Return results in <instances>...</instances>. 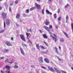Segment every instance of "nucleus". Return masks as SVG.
Listing matches in <instances>:
<instances>
[{
    "instance_id": "1",
    "label": "nucleus",
    "mask_w": 73,
    "mask_h": 73,
    "mask_svg": "<svg viewBox=\"0 0 73 73\" xmlns=\"http://www.w3.org/2000/svg\"><path fill=\"white\" fill-rule=\"evenodd\" d=\"M26 35L27 36V40L28 41V42L29 44H31V45H32V41H31V40L29 38V37H31V35L30 33H28L27 32L26 33Z\"/></svg>"
},
{
    "instance_id": "2",
    "label": "nucleus",
    "mask_w": 73,
    "mask_h": 73,
    "mask_svg": "<svg viewBox=\"0 0 73 73\" xmlns=\"http://www.w3.org/2000/svg\"><path fill=\"white\" fill-rule=\"evenodd\" d=\"M53 35L54 37H55V38L54 37V36H53L52 35H51L50 37H51L52 38H53V40H54L55 42H57V36H56V34H54Z\"/></svg>"
},
{
    "instance_id": "3",
    "label": "nucleus",
    "mask_w": 73,
    "mask_h": 73,
    "mask_svg": "<svg viewBox=\"0 0 73 73\" xmlns=\"http://www.w3.org/2000/svg\"><path fill=\"white\" fill-rule=\"evenodd\" d=\"M20 36L21 40L25 41V36H24V35L21 34L20 35Z\"/></svg>"
},
{
    "instance_id": "4",
    "label": "nucleus",
    "mask_w": 73,
    "mask_h": 73,
    "mask_svg": "<svg viewBox=\"0 0 73 73\" xmlns=\"http://www.w3.org/2000/svg\"><path fill=\"white\" fill-rule=\"evenodd\" d=\"M2 17L3 19H5L7 18V14L5 13H2Z\"/></svg>"
},
{
    "instance_id": "5",
    "label": "nucleus",
    "mask_w": 73,
    "mask_h": 73,
    "mask_svg": "<svg viewBox=\"0 0 73 73\" xmlns=\"http://www.w3.org/2000/svg\"><path fill=\"white\" fill-rule=\"evenodd\" d=\"M20 50L21 52V53L22 55H23V56H25V53H24V51L21 48V47L20 48Z\"/></svg>"
},
{
    "instance_id": "6",
    "label": "nucleus",
    "mask_w": 73,
    "mask_h": 73,
    "mask_svg": "<svg viewBox=\"0 0 73 73\" xmlns=\"http://www.w3.org/2000/svg\"><path fill=\"white\" fill-rule=\"evenodd\" d=\"M35 5L36 6V7L37 9H40V8H41V6L39 5H38L36 3H35Z\"/></svg>"
},
{
    "instance_id": "7",
    "label": "nucleus",
    "mask_w": 73,
    "mask_h": 73,
    "mask_svg": "<svg viewBox=\"0 0 73 73\" xmlns=\"http://www.w3.org/2000/svg\"><path fill=\"white\" fill-rule=\"evenodd\" d=\"M39 62L40 63L43 62V60H42V57H41L38 58Z\"/></svg>"
},
{
    "instance_id": "8",
    "label": "nucleus",
    "mask_w": 73,
    "mask_h": 73,
    "mask_svg": "<svg viewBox=\"0 0 73 73\" xmlns=\"http://www.w3.org/2000/svg\"><path fill=\"white\" fill-rule=\"evenodd\" d=\"M48 68L51 72H55V70L54 69L52 68V67H50V66H48Z\"/></svg>"
},
{
    "instance_id": "9",
    "label": "nucleus",
    "mask_w": 73,
    "mask_h": 73,
    "mask_svg": "<svg viewBox=\"0 0 73 73\" xmlns=\"http://www.w3.org/2000/svg\"><path fill=\"white\" fill-rule=\"evenodd\" d=\"M6 23L7 25H9V24H10V22H9V19H6Z\"/></svg>"
},
{
    "instance_id": "10",
    "label": "nucleus",
    "mask_w": 73,
    "mask_h": 73,
    "mask_svg": "<svg viewBox=\"0 0 73 73\" xmlns=\"http://www.w3.org/2000/svg\"><path fill=\"white\" fill-rule=\"evenodd\" d=\"M44 61L46 63H47L48 64H49V60L48 59L46 58H44Z\"/></svg>"
},
{
    "instance_id": "11",
    "label": "nucleus",
    "mask_w": 73,
    "mask_h": 73,
    "mask_svg": "<svg viewBox=\"0 0 73 73\" xmlns=\"http://www.w3.org/2000/svg\"><path fill=\"white\" fill-rule=\"evenodd\" d=\"M5 44L7 46H11V44L9 42H5Z\"/></svg>"
},
{
    "instance_id": "12",
    "label": "nucleus",
    "mask_w": 73,
    "mask_h": 73,
    "mask_svg": "<svg viewBox=\"0 0 73 73\" xmlns=\"http://www.w3.org/2000/svg\"><path fill=\"white\" fill-rule=\"evenodd\" d=\"M54 69L55 70H56L57 73H61V72L58 70V69H57V68L54 67Z\"/></svg>"
},
{
    "instance_id": "13",
    "label": "nucleus",
    "mask_w": 73,
    "mask_h": 73,
    "mask_svg": "<svg viewBox=\"0 0 73 73\" xmlns=\"http://www.w3.org/2000/svg\"><path fill=\"white\" fill-rule=\"evenodd\" d=\"M43 37L44 38H46V39L48 38V36L46 34H43Z\"/></svg>"
},
{
    "instance_id": "14",
    "label": "nucleus",
    "mask_w": 73,
    "mask_h": 73,
    "mask_svg": "<svg viewBox=\"0 0 73 73\" xmlns=\"http://www.w3.org/2000/svg\"><path fill=\"white\" fill-rule=\"evenodd\" d=\"M36 47L37 49L39 50H40V46H39V44H36Z\"/></svg>"
},
{
    "instance_id": "15",
    "label": "nucleus",
    "mask_w": 73,
    "mask_h": 73,
    "mask_svg": "<svg viewBox=\"0 0 73 73\" xmlns=\"http://www.w3.org/2000/svg\"><path fill=\"white\" fill-rule=\"evenodd\" d=\"M46 13H47V14H50V15H52V13L50 12L48 10H46Z\"/></svg>"
},
{
    "instance_id": "16",
    "label": "nucleus",
    "mask_w": 73,
    "mask_h": 73,
    "mask_svg": "<svg viewBox=\"0 0 73 73\" xmlns=\"http://www.w3.org/2000/svg\"><path fill=\"white\" fill-rule=\"evenodd\" d=\"M16 17L17 19H19L20 18V14L18 13L17 14Z\"/></svg>"
},
{
    "instance_id": "17",
    "label": "nucleus",
    "mask_w": 73,
    "mask_h": 73,
    "mask_svg": "<svg viewBox=\"0 0 73 73\" xmlns=\"http://www.w3.org/2000/svg\"><path fill=\"white\" fill-rule=\"evenodd\" d=\"M44 29H45L47 31H49V30L50 29L48 27H47L46 26H44Z\"/></svg>"
},
{
    "instance_id": "18",
    "label": "nucleus",
    "mask_w": 73,
    "mask_h": 73,
    "mask_svg": "<svg viewBox=\"0 0 73 73\" xmlns=\"http://www.w3.org/2000/svg\"><path fill=\"white\" fill-rule=\"evenodd\" d=\"M66 23L68 24V23H69V22H68V16H67L66 17Z\"/></svg>"
},
{
    "instance_id": "19",
    "label": "nucleus",
    "mask_w": 73,
    "mask_h": 73,
    "mask_svg": "<svg viewBox=\"0 0 73 73\" xmlns=\"http://www.w3.org/2000/svg\"><path fill=\"white\" fill-rule=\"evenodd\" d=\"M4 4L6 9H8V4H7V3H4Z\"/></svg>"
},
{
    "instance_id": "20",
    "label": "nucleus",
    "mask_w": 73,
    "mask_h": 73,
    "mask_svg": "<svg viewBox=\"0 0 73 73\" xmlns=\"http://www.w3.org/2000/svg\"><path fill=\"white\" fill-rule=\"evenodd\" d=\"M9 52V50L7 49H5L4 50V53H8Z\"/></svg>"
},
{
    "instance_id": "21",
    "label": "nucleus",
    "mask_w": 73,
    "mask_h": 73,
    "mask_svg": "<svg viewBox=\"0 0 73 73\" xmlns=\"http://www.w3.org/2000/svg\"><path fill=\"white\" fill-rule=\"evenodd\" d=\"M5 62H9V63H10V64H11V63H13V62H9V61H8V59H7L5 60Z\"/></svg>"
},
{
    "instance_id": "22",
    "label": "nucleus",
    "mask_w": 73,
    "mask_h": 73,
    "mask_svg": "<svg viewBox=\"0 0 73 73\" xmlns=\"http://www.w3.org/2000/svg\"><path fill=\"white\" fill-rule=\"evenodd\" d=\"M35 8H36L35 7H32V8H31L30 9V10L33 11V10H34V9H35Z\"/></svg>"
},
{
    "instance_id": "23",
    "label": "nucleus",
    "mask_w": 73,
    "mask_h": 73,
    "mask_svg": "<svg viewBox=\"0 0 73 73\" xmlns=\"http://www.w3.org/2000/svg\"><path fill=\"white\" fill-rule=\"evenodd\" d=\"M64 34L65 35V36H66V37H67V38H69V36L66 33L64 32Z\"/></svg>"
},
{
    "instance_id": "24",
    "label": "nucleus",
    "mask_w": 73,
    "mask_h": 73,
    "mask_svg": "<svg viewBox=\"0 0 73 73\" xmlns=\"http://www.w3.org/2000/svg\"><path fill=\"white\" fill-rule=\"evenodd\" d=\"M45 24L46 25H49V21H46L45 22Z\"/></svg>"
},
{
    "instance_id": "25",
    "label": "nucleus",
    "mask_w": 73,
    "mask_h": 73,
    "mask_svg": "<svg viewBox=\"0 0 73 73\" xmlns=\"http://www.w3.org/2000/svg\"><path fill=\"white\" fill-rule=\"evenodd\" d=\"M60 40L61 42H64V38H60Z\"/></svg>"
},
{
    "instance_id": "26",
    "label": "nucleus",
    "mask_w": 73,
    "mask_h": 73,
    "mask_svg": "<svg viewBox=\"0 0 73 73\" xmlns=\"http://www.w3.org/2000/svg\"><path fill=\"white\" fill-rule=\"evenodd\" d=\"M42 53H44V54H47L48 53V51L42 52Z\"/></svg>"
},
{
    "instance_id": "27",
    "label": "nucleus",
    "mask_w": 73,
    "mask_h": 73,
    "mask_svg": "<svg viewBox=\"0 0 73 73\" xmlns=\"http://www.w3.org/2000/svg\"><path fill=\"white\" fill-rule=\"evenodd\" d=\"M5 68L7 69H10V67L8 66H6Z\"/></svg>"
},
{
    "instance_id": "28",
    "label": "nucleus",
    "mask_w": 73,
    "mask_h": 73,
    "mask_svg": "<svg viewBox=\"0 0 73 73\" xmlns=\"http://www.w3.org/2000/svg\"><path fill=\"white\" fill-rule=\"evenodd\" d=\"M44 44H45V45H46V46H48V43L44 41Z\"/></svg>"
},
{
    "instance_id": "29",
    "label": "nucleus",
    "mask_w": 73,
    "mask_h": 73,
    "mask_svg": "<svg viewBox=\"0 0 73 73\" xmlns=\"http://www.w3.org/2000/svg\"><path fill=\"white\" fill-rule=\"evenodd\" d=\"M5 27H6V24L5 23V22H4V28H5Z\"/></svg>"
},
{
    "instance_id": "30",
    "label": "nucleus",
    "mask_w": 73,
    "mask_h": 73,
    "mask_svg": "<svg viewBox=\"0 0 73 73\" xmlns=\"http://www.w3.org/2000/svg\"><path fill=\"white\" fill-rule=\"evenodd\" d=\"M6 73H11V72L10 70H7L6 71Z\"/></svg>"
},
{
    "instance_id": "31",
    "label": "nucleus",
    "mask_w": 73,
    "mask_h": 73,
    "mask_svg": "<svg viewBox=\"0 0 73 73\" xmlns=\"http://www.w3.org/2000/svg\"><path fill=\"white\" fill-rule=\"evenodd\" d=\"M27 31L28 32H32V29H29V30H27Z\"/></svg>"
},
{
    "instance_id": "32",
    "label": "nucleus",
    "mask_w": 73,
    "mask_h": 73,
    "mask_svg": "<svg viewBox=\"0 0 73 73\" xmlns=\"http://www.w3.org/2000/svg\"><path fill=\"white\" fill-rule=\"evenodd\" d=\"M50 29L49 30H48V33H49V34H50V35H52V33H51V32H50Z\"/></svg>"
},
{
    "instance_id": "33",
    "label": "nucleus",
    "mask_w": 73,
    "mask_h": 73,
    "mask_svg": "<svg viewBox=\"0 0 73 73\" xmlns=\"http://www.w3.org/2000/svg\"><path fill=\"white\" fill-rule=\"evenodd\" d=\"M41 68H42V69H45V70L47 69V68H46L44 67V66H42Z\"/></svg>"
},
{
    "instance_id": "34",
    "label": "nucleus",
    "mask_w": 73,
    "mask_h": 73,
    "mask_svg": "<svg viewBox=\"0 0 73 73\" xmlns=\"http://www.w3.org/2000/svg\"><path fill=\"white\" fill-rule=\"evenodd\" d=\"M22 45L23 46H27V45L24 43H22Z\"/></svg>"
},
{
    "instance_id": "35",
    "label": "nucleus",
    "mask_w": 73,
    "mask_h": 73,
    "mask_svg": "<svg viewBox=\"0 0 73 73\" xmlns=\"http://www.w3.org/2000/svg\"><path fill=\"white\" fill-rule=\"evenodd\" d=\"M44 8H43L42 11V14H44Z\"/></svg>"
},
{
    "instance_id": "36",
    "label": "nucleus",
    "mask_w": 73,
    "mask_h": 73,
    "mask_svg": "<svg viewBox=\"0 0 73 73\" xmlns=\"http://www.w3.org/2000/svg\"><path fill=\"white\" fill-rule=\"evenodd\" d=\"M4 30H1L0 31V33H3V32H4Z\"/></svg>"
},
{
    "instance_id": "37",
    "label": "nucleus",
    "mask_w": 73,
    "mask_h": 73,
    "mask_svg": "<svg viewBox=\"0 0 73 73\" xmlns=\"http://www.w3.org/2000/svg\"><path fill=\"white\" fill-rule=\"evenodd\" d=\"M14 68H18V66H17V65H15L14 66Z\"/></svg>"
},
{
    "instance_id": "38",
    "label": "nucleus",
    "mask_w": 73,
    "mask_h": 73,
    "mask_svg": "<svg viewBox=\"0 0 73 73\" xmlns=\"http://www.w3.org/2000/svg\"><path fill=\"white\" fill-rule=\"evenodd\" d=\"M18 3V1L17 0L15 2V4H17Z\"/></svg>"
},
{
    "instance_id": "39",
    "label": "nucleus",
    "mask_w": 73,
    "mask_h": 73,
    "mask_svg": "<svg viewBox=\"0 0 73 73\" xmlns=\"http://www.w3.org/2000/svg\"><path fill=\"white\" fill-rule=\"evenodd\" d=\"M61 20V18L60 17H59L58 19V20L60 21Z\"/></svg>"
},
{
    "instance_id": "40",
    "label": "nucleus",
    "mask_w": 73,
    "mask_h": 73,
    "mask_svg": "<svg viewBox=\"0 0 73 73\" xmlns=\"http://www.w3.org/2000/svg\"><path fill=\"white\" fill-rule=\"evenodd\" d=\"M54 17L55 19L57 18V17L56 16V14L55 13L54 15Z\"/></svg>"
},
{
    "instance_id": "41",
    "label": "nucleus",
    "mask_w": 73,
    "mask_h": 73,
    "mask_svg": "<svg viewBox=\"0 0 73 73\" xmlns=\"http://www.w3.org/2000/svg\"><path fill=\"white\" fill-rule=\"evenodd\" d=\"M69 5L68 4H67V5L66 6L65 8H66L67 7H69Z\"/></svg>"
},
{
    "instance_id": "42",
    "label": "nucleus",
    "mask_w": 73,
    "mask_h": 73,
    "mask_svg": "<svg viewBox=\"0 0 73 73\" xmlns=\"http://www.w3.org/2000/svg\"><path fill=\"white\" fill-rule=\"evenodd\" d=\"M29 9H27L26 10V13H29Z\"/></svg>"
},
{
    "instance_id": "43",
    "label": "nucleus",
    "mask_w": 73,
    "mask_h": 73,
    "mask_svg": "<svg viewBox=\"0 0 73 73\" xmlns=\"http://www.w3.org/2000/svg\"><path fill=\"white\" fill-rule=\"evenodd\" d=\"M60 12V9H58V13L59 12Z\"/></svg>"
},
{
    "instance_id": "44",
    "label": "nucleus",
    "mask_w": 73,
    "mask_h": 73,
    "mask_svg": "<svg viewBox=\"0 0 73 73\" xmlns=\"http://www.w3.org/2000/svg\"><path fill=\"white\" fill-rule=\"evenodd\" d=\"M49 27L50 29H51V28H52V25H50L49 26Z\"/></svg>"
},
{
    "instance_id": "45",
    "label": "nucleus",
    "mask_w": 73,
    "mask_h": 73,
    "mask_svg": "<svg viewBox=\"0 0 73 73\" xmlns=\"http://www.w3.org/2000/svg\"><path fill=\"white\" fill-rule=\"evenodd\" d=\"M16 25L17 27H19V25L17 23H16Z\"/></svg>"
},
{
    "instance_id": "46",
    "label": "nucleus",
    "mask_w": 73,
    "mask_h": 73,
    "mask_svg": "<svg viewBox=\"0 0 73 73\" xmlns=\"http://www.w3.org/2000/svg\"><path fill=\"white\" fill-rule=\"evenodd\" d=\"M31 68H35V66H34V65L31 66Z\"/></svg>"
},
{
    "instance_id": "47",
    "label": "nucleus",
    "mask_w": 73,
    "mask_h": 73,
    "mask_svg": "<svg viewBox=\"0 0 73 73\" xmlns=\"http://www.w3.org/2000/svg\"><path fill=\"white\" fill-rule=\"evenodd\" d=\"M26 16H27V15L26 14H23V17H26Z\"/></svg>"
},
{
    "instance_id": "48",
    "label": "nucleus",
    "mask_w": 73,
    "mask_h": 73,
    "mask_svg": "<svg viewBox=\"0 0 73 73\" xmlns=\"http://www.w3.org/2000/svg\"><path fill=\"white\" fill-rule=\"evenodd\" d=\"M9 11H11V7H9Z\"/></svg>"
},
{
    "instance_id": "49",
    "label": "nucleus",
    "mask_w": 73,
    "mask_h": 73,
    "mask_svg": "<svg viewBox=\"0 0 73 73\" xmlns=\"http://www.w3.org/2000/svg\"><path fill=\"white\" fill-rule=\"evenodd\" d=\"M2 8H3V7L1 6H0V10H1V9H2Z\"/></svg>"
},
{
    "instance_id": "50",
    "label": "nucleus",
    "mask_w": 73,
    "mask_h": 73,
    "mask_svg": "<svg viewBox=\"0 0 73 73\" xmlns=\"http://www.w3.org/2000/svg\"><path fill=\"white\" fill-rule=\"evenodd\" d=\"M4 58V57H2L0 58V59H1V60H2V59H3Z\"/></svg>"
},
{
    "instance_id": "51",
    "label": "nucleus",
    "mask_w": 73,
    "mask_h": 73,
    "mask_svg": "<svg viewBox=\"0 0 73 73\" xmlns=\"http://www.w3.org/2000/svg\"><path fill=\"white\" fill-rule=\"evenodd\" d=\"M51 1H52V0H49L48 2L49 3H51Z\"/></svg>"
},
{
    "instance_id": "52",
    "label": "nucleus",
    "mask_w": 73,
    "mask_h": 73,
    "mask_svg": "<svg viewBox=\"0 0 73 73\" xmlns=\"http://www.w3.org/2000/svg\"><path fill=\"white\" fill-rule=\"evenodd\" d=\"M40 47H41V48H42L43 47V46H40Z\"/></svg>"
},
{
    "instance_id": "53",
    "label": "nucleus",
    "mask_w": 73,
    "mask_h": 73,
    "mask_svg": "<svg viewBox=\"0 0 73 73\" xmlns=\"http://www.w3.org/2000/svg\"><path fill=\"white\" fill-rule=\"evenodd\" d=\"M11 40H13V37H11Z\"/></svg>"
},
{
    "instance_id": "54",
    "label": "nucleus",
    "mask_w": 73,
    "mask_h": 73,
    "mask_svg": "<svg viewBox=\"0 0 73 73\" xmlns=\"http://www.w3.org/2000/svg\"><path fill=\"white\" fill-rule=\"evenodd\" d=\"M42 48L43 49H45V48L44 47V46H43Z\"/></svg>"
},
{
    "instance_id": "55",
    "label": "nucleus",
    "mask_w": 73,
    "mask_h": 73,
    "mask_svg": "<svg viewBox=\"0 0 73 73\" xmlns=\"http://www.w3.org/2000/svg\"><path fill=\"white\" fill-rule=\"evenodd\" d=\"M56 52L57 53H58V51L57 50H56Z\"/></svg>"
},
{
    "instance_id": "56",
    "label": "nucleus",
    "mask_w": 73,
    "mask_h": 73,
    "mask_svg": "<svg viewBox=\"0 0 73 73\" xmlns=\"http://www.w3.org/2000/svg\"><path fill=\"white\" fill-rule=\"evenodd\" d=\"M39 32H40V33H42V32H41V30H39Z\"/></svg>"
},
{
    "instance_id": "57",
    "label": "nucleus",
    "mask_w": 73,
    "mask_h": 73,
    "mask_svg": "<svg viewBox=\"0 0 73 73\" xmlns=\"http://www.w3.org/2000/svg\"><path fill=\"white\" fill-rule=\"evenodd\" d=\"M56 28H57V29H58V26H56Z\"/></svg>"
},
{
    "instance_id": "58",
    "label": "nucleus",
    "mask_w": 73,
    "mask_h": 73,
    "mask_svg": "<svg viewBox=\"0 0 73 73\" xmlns=\"http://www.w3.org/2000/svg\"><path fill=\"white\" fill-rule=\"evenodd\" d=\"M20 22L21 23V22H22V20H20Z\"/></svg>"
},
{
    "instance_id": "59",
    "label": "nucleus",
    "mask_w": 73,
    "mask_h": 73,
    "mask_svg": "<svg viewBox=\"0 0 73 73\" xmlns=\"http://www.w3.org/2000/svg\"><path fill=\"white\" fill-rule=\"evenodd\" d=\"M71 68L72 69V70H73V67H71Z\"/></svg>"
},
{
    "instance_id": "60",
    "label": "nucleus",
    "mask_w": 73,
    "mask_h": 73,
    "mask_svg": "<svg viewBox=\"0 0 73 73\" xmlns=\"http://www.w3.org/2000/svg\"><path fill=\"white\" fill-rule=\"evenodd\" d=\"M59 48L60 50H61V47H60V46H59Z\"/></svg>"
},
{
    "instance_id": "61",
    "label": "nucleus",
    "mask_w": 73,
    "mask_h": 73,
    "mask_svg": "<svg viewBox=\"0 0 73 73\" xmlns=\"http://www.w3.org/2000/svg\"><path fill=\"white\" fill-rule=\"evenodd\" d=\"M58 24H59V25H60V24H61V23L59 22Z\"/></svg>"
},
{
    "instance_id": "62",
    "label": "nucleus",
    "mask_w": 73,
    "mask_h": 73,
    "mask_svg": "<svg viewBox=\"0 0 73 73\" xmlns=\"http://www.w3.org/2000/svg\"><path fill=\"white\" fill-rule=\"evenodd\" d=\"M55 49L56 50H57V48L55 47Z\"/></svg>"
},
{
    "instance_id": "63",
    "label": "nucleus",
    "mask_w": 73,
    "mask_h": 73,
    "mask_svg": "<svg viewBox=\"0 0 73 73\" xmlns=\"http://www.w3.org/2000/svg\"><path fill=\"white\" fill-rule=\"evenodd\" d=\"M59 61H61V59H60V58H59Z\"/></svg>"
},
{
    "instance_id": "64",
    "label": "nucleus",
    "mask_w": 73,
    "mask_h": 73,
    "mask_svg": "<svg viewBox=\"0 0 73 73\" xmlns=\"http://www.w3.org/2000/svg\"><path fill=\"white\" fill-rule=\"evenodd\" d=\"M13 5V4H10V5Z\"/></svg>"
}]
</instances>
